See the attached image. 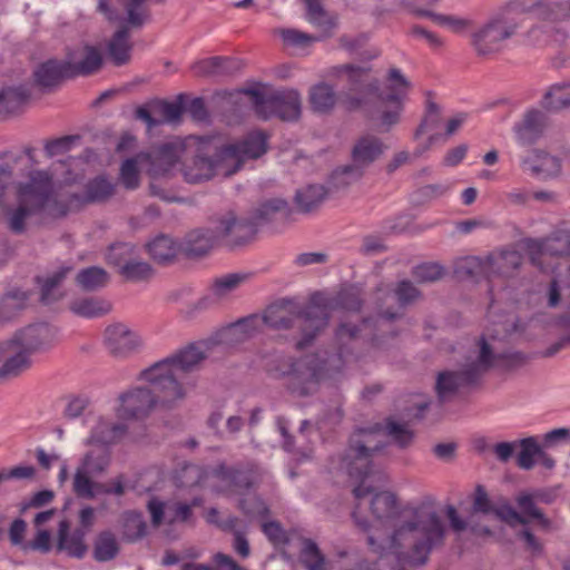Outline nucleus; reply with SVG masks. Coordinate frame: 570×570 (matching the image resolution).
<instances>
[{
    "label": "nucleus",
    "mask_w": 570,
    "mask_h": 570,
    "mask_svg": "<svg viewBox=\"0 0 570 570\" xmlns=\"http://www.w3.org/2000/svg\"><path fill=\"white\" fill-rule=\"evenodd\" d=\"M328 195L324 185L312 184L296 190L294 203L298 212L307 214L317 209Z\"/></svg>",
    "instance_id": "obj_36"
},
{
    "label": "nucleus",
    "mask_w": 570,
    "mask_h": 570,
    "mask_svg": "<svg viewBox=\"0 0 570 570\" xmlns=\"http://www.w3.org/2000/svg\"><path fill=\"white\" fill-rule=\"evenodd\" d=\"M548 127V116L540 109H528L522 118L513 125L512 131L518 144L534 145Z\"/></svg>",
    "instance_id": "obj_17"
},
{
    "label": "nucleus",
    "mask_w": 570,
    "mask_h": 570,
    "mask_svg": "<svg viewBox=\"0 0 570 570\" xmlns=\"http://www.w3.org/2000/svg\"><path fill=\"white\" fill-rule=\"evenodd\" d=\"M363 175L357 166L345 165L333 170L328 178V185L334 189H341L352 184Z\"/></svg>",
    "instance_id": "obj_60"
},
{
    "label": "nucleus",
    "mask_w": 570,
    "mask_h": 570,
    "mask_svg": "<svg viewBox=\"0 0 570 570\" xmlns=\"http://www.w3.org/2000/svg\"><path fill=\"white\" fill-rule=\"evenodd\" d=\"M0 380L18 377L32 365L31 358L13 341L0 343Z\"/></svg>",
    "instance_id": "obj_18"
},
{
    "label": "nucleus",
    "mask_w": 570,
    "mask_h": 570,
    "mask_svg": "<svg viewBox=\"0 0 570 570\" xmlns=\"http://www.w3.org/2000/svg\"><path fill=\"white\" fill-rule=\"evenodd\" d=\"M216 238L217 234L213 232L194 230L186 236L183 244H179L180 252L188 258L205 256L213 248Z\"/></svg>",
    "instance_id": "obj_34"
},
{
    "label": "nucleus",
    "mask_w": 570,
    "mask_h": 570,
    "mask_svg": "<svg viewBox=\"0 0 570 570\" xmlns=\"http://www.w3.org/2000/svg\"><path fill=\"white\" fill-rule=\"evenodd\" d=\"M110 459L111 452L108 446H97L83 455L80 466L91 472L92 475H99L107 470Z\"/></svg>",
    "instance_id": "obj_51"
},
{
    "label": "nucleus",
    "mask_w": 570,
    "mask_h": 570,
    "mask_svg": "<svg viewBox=\"0 0 570 570\" xmlns=\"http://www.w3.org/2000/svg\"><path fill=\"white\" fill-rule=\"evenodd\" d=\"M268 136L264 131L249 132L243 141L236 144H224V148H233V154L226 156L228 161L227 175H234L244 165L245 159H256L267 151Z\"/></svg>",
    "instance_id": "obj_13"
},
{
    "label": "nucleus",
    "mask_w": 570,
    "mask_h": 570,
    "mask_svg": "<svg viewBox=\"0 0 570 570\" xmlns=\"http://www.w3.org/2000/svg\"><path fill=\"white\" fill-rule=\"evenodd\" d=\"M106 345L115 356H125L137 348L139 338L124 324L110 325L106 330Z\"/></svg>",
    "instance_id": "obj_26"
},
{
    "label": "nucleus",
    "mask_w": 570,
    "mask_h": 570,
    "mask_svg": "<svg viewBox=\"0 0 570 570\" xmlns=\"http://www.w3.org/2000/svg\"><path fill=\"white\" fill-rule=\"evenodd\" d=\"M507 7L513 11L521 27L524 14L533 12L542 18L557 17L564 9V3L561 0H511Z\"/></svg>",
    "instance_id": "obj_21"
},
{
    "label": "nucleus",
    "mask_w": 570,
    "mask_h": 570,
    "mask_svg": "<svg viewBox=\"0 0 570 570\" xmlns=\"http://www.w3.org/2000/svg\"><path fill=\"white\" fill-rule=\"evenodd\" d=\"M132 45L129 42V27L120 26L108 43V57L116 67L127 65L131 59Z\"/></svg>",
    "instance_id": "obj_32"
},
{
    "label": "nucleus",
    "mask_w": 570,
    "mask_h": 570,
    "mask_svg": "<svg viewBox=\"0 0 570 570\" xmlns=\"http://www.w3.org/2000/svg\"><path fill=\"white\" fill-rule=\"evenodd\" d=\"M71 269L72 267L70 266H62L47 277H36V282L40 285V302L42 304L49 305L60 298L55 291L63 282Z\"/></svg>",
    "instance_id": "obj_42"
},
{
    "label": "nucleus",
    "mask_w": 570,
    "mask_h": 570,
    "mask_svg": "<svg viewBox=\"0 0 570 570\" xmlns=\"http://www.w3.org/2000/svg\"><path fill=\"white\" fill-rule=\"evenodd\" d=\"M135 257V246L129 243H116L109 246L106 259L109 265L122 269Z\"/></svg>",
    "instance_id": "obj_59"
},
{
    "label": "nucleus",
    "mask_w": 570,
    "mask_h": 570,
    "mask_svg": "<svg viewBox=\"0 0 570 570\" xmlns=\"http://www.w3.org/2000/svg\"><path fill=\"white\" fill-rule=\"evenodd\" d=\"M217 239L229 249L244 247L255 239L258 223L253 217H237L233 212L223 215L218 220Z\"/></svg>",
    "instance_id": "obj_8"
},
{
    "label": "nucleus",
    "mask_w": 570,
    "mask_h": 570,
    "mask_svg": "<svg viewBox=\"0 0 570 570\" xmlns=\"http://www.w3.org/2000/svg\"><path fill=\"white\" fill-rule=\"evenodd\" d=\"M118 273L128 282H145L149 281L154 271L147 262L137 261L135 257L124 265L122 269Z\"/></svg>",
    "instance_id": "obj_57"
},
{
    "label": "nucleus",
    "mask_w": 570,
    "mask_h": 570,
    "mask_svg": "<svg viewBox=\"0 0 570 570\" xmlns=\"http://www.w3.org/2000/svg\"><path fill=\"white\" fill-rule=\"evenodd\" d=\"M70 311L78 316L94 318L108 314L111 304L99 297H85L71 302Z\"/></svg>",
    "instance_id": "obj_44"
},
{
    "label": "nucleus",
    "mask_w": 570,
    "mask_h": 570,
    "mask_svg": "<svg viewBox=\"0 0 570 570\" xmlns=\"http://www.w3.org/2000/svg\"><path fill=\"white\" fill-rule=\"evenodd\" d=\"M51 194L52 186L49 180L32 181L19 188L18 202L33 216L46 212L51 202Z\"/></svg>",
    "instance_id": "obj_20"
},
{
    "label": "nucleus",
    "mask_w": 570,
    "mask_h": 570,
    "mask_svg": "<svg viewBox=\"0 0 570 570\" xmlns=\"http://www.w3.org/2000/svg\"><path fill=\"white\" fill-rule=\"evenodd\" d=\"M28 292L11 288L0 297V322L9 321L27 306Z\"/></svg>",
    "instance_id": "obj_43"
},
{
    "label": "nucleus",
    "mask_w": 570,
    "mask_h": 570,
    "mask_svg": "<svg viewBox=\"0 0 570 570\" xmlns=\"http://www.w3.org/2000/svg\"><path fill=\"white\" fill-rule=\"evenodd\" d=\"M547 306L550 308L560 307L562 304L570 312V275L568 274V282L562 286V282L558 278H552L547 287L546 294Z\"/></svg>",
    "instance_id": "obj_54"
},
{
    "label": "nucleus",
    "mask_w": 570,
    "mask_h": 570,
    "mask_svg": "<svg viewBox=\"0 0 570 570\" xmlns=\"http://www.w3.org/2000/svg\"><path fill=\"white\" fill-rule=\"evenodd\" d=\"M4 215L9 230L16 235H21L26 232V220L32 216L28 208L19 202L16 208L7 207Z\"/></svg>",
    "instance_id": "obj_63"
},
{
    "label": "nucleus",
    "mask_w": 570,
    "mask_h": 570,
    "mask_svg": "<svg viewBox=\"0 0 570 570\" xmlns=\"http://www.w3.org/2000/svg\"><path fill=\"white\" fill-rule=\"evenodd\" d=\"M153 112L161 116V122H178L185 112L184 95H179L176 101L154 99L149 102Z\"/></svg>",
    "instance_id": "obj_52"
},
{
    "label": "nucleus",
    "mask_w": 570,
    "mask_h": 570,
    "mask_svg": "<svg viewBox=\"0 0 570 570\" xmlns=\"http://www.w3.org/2000/svg\"><path fill=\"white\" fill-rule=\"evenodd\" d=\"M239 60L230 57L215 56L195 61L191 71L197 77L232 76L240 70Z\"/></svg>",
    "instance_id": "obj_24"
},
{
    "label": "nucleus",
    "mask_w": 570,
    "mask_h": 570,
    "mask_svg": "<svg viewBox=\"0 0 570 570\" xmlns=\"http://www.w3.org/2000/svg\"><path fill=\"white\" fill-rule=\"evenodd\" d=\"M386 147L374 136L361 137L352 149L353 166L360 169L375 161L384 153Z\"/></svg>",
    "instance_id": "obj_30"
},
{
    "label": "nucleus",
    "mask_w": 570,
    "mask_h": 570,
    "mask_svg": "<svg viewBox=\"0 0 570 570\" xmlns=\"http://www.w3.org/2000/svg\"><path fill=\"white\" fill-rule=\"evenodd\" d=\"M127 432V425L122 423H111L99 419L91 429L90 435L86 441L87 445L108 446L118 442Z\"/></svg>",
    "instance_id": "obj_28"
},
{
    "label": "nucleus",
    "mask_w": 570,
    "mask_h": 570,
    "mask_svg": "<svg viewBox=\"0 0 570 570\" xmlns=\"http://www.w3.org/2000/svg\"><path fill=\"white\" fill-rule=\"evenodd\" d=\"M479 382L464 365L458 370L445 368L435 374L434 393L440 403L452 401L462 390L475 386Z\"/></svg>",
    "instance_id": "obj_11"
},
{
    "label": "nucleus",
    "mask_w": 570,
    "mask_h": 570,
    "mask_svg": "<svg viewBox=\"0 0 570 570\" xmlns=\"http://www.w3.org/2000/svg\"><path fill=\"white\" fill-rule=\"evenodd\" d=\"M146 247L150 257L161 265L173 263L180 252L179 244L164 234L156 236Z\"/></svg>",
    "instance_id": "obj_35"
},
{
    "label": "nucleus",
    "mask_w": 570,
    "mask_h": 570,
    "mask_svg": "<svg viewBox=\"0 0 570 570\" xmlns=\"http://www.w3.org/2000/svg\"><path fill=\"white\" fill-rule=\"evenodd\" d=\"M363 307V299L360 291L355 287L342 288L335 295L323 292H314L307 302L305 315L314 325V331L308 335L306 342H314L316 337L327 327L331 313L334 311L360 312Z\"/></svg>",
    "instance_id": "obj_6"
},
{
    "label": "nucleus",
    "mask_w": 570,
    "mask_h": 570,
    "mask_svg": "<svg viewBox=\"0 0 570 570\" xmlns=\"http://www.w3.org/2000/svg\"><path fill=\"white\" fill-rule=\"evenodd\" d=\"M69 529L70 524L67 520L60 521L56 550L57 552H66L68 557L82 559L88 550L85 543L86 530L76 528L70 533Z\"/></svg>",
    "instance_id": "obj_23"
},
{
    "label": "nucleus",
    "mask_w": 570,
    "mask_h": 570,
    "mask_svg": "<svg viewBox=\"0 0 570 570\" xmlns=\"http://www.w3.org/2000/svg\"><path fill=\"white\" fill-rule=\"evenodd\" d=\"M435 505L433 497L406 505L394 497V562L399 570L423 568L433 551L444 548L448 527Z\"/></svg>",
    "instance_id": "obj_1"
},
{
    "label": "nucleus",
    "mask_w": 570,
    "mask_h": 570,
    "mask_svg": "<svg viewBox=\"0 0 570 570\" xmlns=\"http://www.w3.org/2000/svg\"><path fill=\"white\" fill-rule=\"evenodd\" d=\"M73 53H67L68 69L72 78L78 76H90L98 72L102 66L104 59L100 50L91 45L83 46V58L78 62H72Z\"/></svg>",
    "instance_id": "obj_31"
},
{
    "label": "nucleus",
    "mask_w": 570,
    "mask_h": 570,
    "mask_svg": "<svg viewBox=\"0 0 570 570\" xmlns=\"http://www.w3.org/2000/svg\"><path fill=\"white\" fill-rule=\"evenodd\" d=\"M441 121V107L434 101V94L429 90L425 92L424 115L414 131V139L417 140L423 134L438 129Z\"/></svg>",
    "instance_id": "obj_45"
},
{
    "label": "nucleus",
    "mask_w": 570,
    "mask_h": 570,
    "mask_svg": "<svg viewBox=\"0 0 570 570\" xmlns=\"http://www.w3.org/2000/svg\"><path fill=\"white\" fill-rule=\"evenodd\" d=\"M314 357H309L305 354L298 358L292 360L291 364L287 365L283 371L285 374H289V381L287 389L291 393L297 396H309L318 387L321 383L312 364Z\"/></svg>",
    "instance_id": "obj_10"
},
{
    "label": "nucleus",
    "mask_w": 570,
    "mask_h": 570,
    "mask_svg": "<svg viewBox=\"0 0 570 570\" xmlns=\"http://www.w3.org/2000/svg\"><path fill=\"white\" fill-rule=\"evenodd\" d=\"M237 508L242 511L243 514L249 518H266L271 513L269 507L266 504L263 498L257 494L252 498H246L245 495L240 497L238 499Z\"/></svg>",
    "instance_id": "obj_64"
},
{
    "label": "nucleus",
    "mask_w": 570,
    "mask_h": 570,
    "mask_svg": "<svg viewBox=\"0 0 570 570\" xmlns=\"http://www.w3.org/2000/svg\"><path fill=\"white\" fill-rule=\"evenodd\" d=\"M476 346L478 354L475 360L466 363L465 366L480 383L484 374L491 368L497 367L500 352H497L483 336L479 338Z\"/></svg>",
    "instance_id": "obj_29"
},
{
    "label": "nucleus",
    "mask_w": 570,
    "mask_h": 570,
    "mask_svg": "<svg viewBox=\"0 0 570 570\" xmlns=\"http://www.w3.org/2000/svg\"><path fill=\"white\" fill-rule=\"evenodd\" d=\"M533 154L538 164H530L528 158L521 163L525 170H530L534 175H542L543 177H554L561 171V161L558 157L551 156L543 150L534 149Z\"/></svg>",
    "instance_id": "obj_38"
},
{
    "label": "nucleus",
    "mask_w": 570,
    "mask_h": 570,
    "mask_svg": "<svg viewBox=\"0 0 570 570\" xmlns=\"http://www.w3.org/2000/svg\"><path fill=\"white\" fill-rule=\"evenodd\" d=\"M302 114V97L295 89L274 90L269 94L263 120L276 117L283 121H296Z\"/></svg>",
    "instance_id": "obj_14"
},
{
    "label": "nucleus",
    "mask_w": 570,
    "mask_h": 570,
    "mask_svg": "<svg viewBox=\"0 0 570 570\" xmlns=\"http://www.w3.org/2000/svg\"><path fill=\"white\" fill-rule=\"evenodd\" d=\"M392 333V309L377 316L364 317L361 323L342 321L334 330V347L346 361L358 358L367 346L381 347Z\"/></svg>",
    "instance_id": "obj_4"
},
{
    "label": "nucleus",
    "mask_w": 570,
    "mask_h": 570,
    "mask_svg": "<svg viewBox=\"0 0 570 570\" xmlns=\"http://www.w3.org/2000/svg\"><path fill=\"white\" fill-rule=\"evenodd\" d=\"M298 560L306 570H325L326 557L318 544L309 538L299 537Z\"/></svg>",
    "instance_id": "obj_40"
},
{
    "label": "nucleus",
    "mask_w": 570,
    "mask_h": 570,
    "mask_svg": "<svg viewBox=\"0 0 570 570\" xmlns=\"http://www.w3.org/2000/svg\"><path fill=\"white\" fill-rule=\"evenodd\" d=\"M541 106L548 111H560L570 107V81L553 83L541 99Z\"/></svg>",
    "instance_id": "obj_41"
},
{
    "label": "nucleus",
    "mask_w": 570,
    "mask_h": 570,
    "mask_svg": "<svg viewBox=\"0 0 570 570\" xmlns=\"http://www.w3.org/2000/svg\"><path fill=\"white\" fill-rule=\"evenodd\" d=\"M520 21L503 6L470 35V45L478 57H491L504 48V42L518 33Z\"/></svg>",
    "instance_id": "obj_5"
},
{
    "label": "nucleus",
    "mask_w": 570,
    "mask_h": 570,
    "mask_svg": "<svg viewBox=\"0 0 570 570\" xmlns=\"http://www.w3.org/2000/svg\"><path fill=\"white\" fill-rule=\"evenodd\" d=\"M109 283V275L98 266L82 268L76 276V284L85 292H95Z\"/></svg>",
    "instance_id": "obj_47"
},
{
    "label": "nucleus",
    "mask_w": 570,
    "mask_h": 570,
    "mask_svg": "<svg viewBox=\"0 0 570 570\" xmlns=\"http://www.w3.org/2000/svg\"><path fill=\"white\" fill-rule=\"evenodd\" d=\"M140 157L144 158L142 154L126 159L120 166L119 183L127 190H136L140 185V174L138 168V158Z\"/></svg>",
    "instance_id": "obj_56"
},
{
    "label": "nucleus",
    "mask_w": 570,
    "mask_h": 570,
    "mask_svg": "<svg viewBox=\"0 0 570 570\" xmlns=\"http://www.w3.org/2000/svg\"><path fill=\"white\" fill-rule=\"evenodd\" d=\"M412 81L399 69L394 68V125L399 122L411 100Z\"/></svg>",
    "instance_id": "obj_39"
},
{
    "label": "nucleus",
    "mask_w": 570,
    "mask_h": 570,
    "mask_svg": "<svg viewBox=\"0 0 570 570\" xmlns=\"http://www.w3.org/2000/svg\"><path fill=\"white\" fill-rule=\"evenodd\" d=\"M445 274L444 267L435 262L419 264L412 268L411 275L417 283H434Z\"/></svg>",
    "instance_id": "obj_62"
},
{
    "label": "nucleus",
    "mask_w": 570,
    "mask_h": 570,
    "mask_svg": "<svg viewBox=\"0 0 570 570\" xmlns=\"http://www.w3.org/2000/svg\"><path fill=\"white\" fill-rule=\"evenodd\" d=\"M35 85L42 88H52L63 79H71L72 73L68 69L67 60L48 59L33 70Z\"/></svg>",
    "instance_id": "obj_22"
},
{
    "label": "nucleus",
    "mask_w": 570,
    "mask_h": 570,
    "mask_svg": "<svg viewBox=\"0 0 570 570\" xmlns=\"http://www.w3.org/2000/svg\"><path fill=\"white\" fill-rule=\"evenodd\" d=\"M336 100L334 88L324 81L313 85L308 90L309 108L315 114H330L334 109Z\"/></svg>",
    "instance_id": "obj_33"
},
{
    "label": "nucleus",
    "mask_w": 570,
    "mask_h": 570,
    "mask_svg": "<svg viewBox=\"0 0 570 570\" xmlns=\"http://www.w3.org/2000/svg\"><path fill=\"white\" fill-rule=\"evenodd\" d=\"M383 446L381 441L374 445H371L370 440L351 442L350 452L353 453V461L348 464V474L351 478L360 480V483L353 489L356 499H363L374 492V489L366 484V479L372 472L370 458L374 452L381 451Z\"/></svg>",
    "instance_id": "obj_9"
},
{
    "label": "nucleus",
    "mask_w": 570,
    "mask_h": 570,
    "mask_svg": "<svg viewBox=\"0 0 570 570\" xmlns=\"http://www.w3.org/2000/svg\"><path fill=\"white\" fill-rule=\"evenodd\" d=\"M365 92L380 105L382 124L387 127L392 125V111L387 108V104L392 101V85L381 90L380 81L373 80L366 86Z\"/></svg>",
    "instance_id": "obj_53"
},
{
    "label": "nucleus",
    "mask_w": 570,
    "mask_h": 570,
    "mask_svg": "<svg viewBox=\"0 0 570 570\" xmlns=\"http://www.w3.org/2000/svg\"><path fill=\"white\" fill-rule=\"evenodd\" d=\"M308 356L314 357L312 364L321 382L342 374L347 362L333 348H318L314 353H308Z\"/></svg>",
    "instance_id": "obj_25"
},
{
    "label": "nucleus",
    "mask_w": 570,
    "mask_h": 570,
    "mask_svg": "<svg viewBox=\"0 0 570 570\" xmlns=\"http://www.w3.org/2000/svg\"><path fill=\"white\" fill-rule=\"evenodd\" d=\"M371 511L376 520L385 523L390 522L392 519V492L374 493L371 500Z\"/></svg>",
    "instance_id": "obj_61"
},
{
    "label": "nucleus",
    "mask_w": 570,
    "mask_h": 570,
    "mask_svg": "<svg viewBox=\"0 0 570 570\" xmlns=\"http://www.w3.org/2000/svg\"><path fill=\"white\" fill-rule=\"evenodd\" d=\"M13 341L31 358V355L45 352L57 341V328L48 323H37L17 331Z\"/></svg>",
    "instance_id": "obj_12"
},
{
    "label": "nucleus",
    "mask_w": 570,
    "mask_h": 570,
    "mask_svg": "<svg viewBox=\"0 0 570 570\" xmlns=\"http://www.w3.org/2000/svg\"><path fill=\"white\" fill-rule=\"evenodd\" d=\"M214 475L225 482L239 497L249 494L257 487V466L253 463L219 464L215 469Z\"/></svg>",
    "instance_id": "obj_15"
},
{
    "label": "nucleus",
    "mask_w": 570,
    "mask_h": 570,
    "mask_svg": "<svg viewBox=\"0 0 570 570\" xmlns=\"http://www.w3.org/2000/svg\"><path fill=\"white\" fill-rule=\"evenodd\" d=\"M205 358L204 351L196 343H190L145 368L140 372L139 379L147 381L153 390L136 387L121 394L118 416L121 419L145 417L157 402L168 404L183 399L185 393L181 382L185 375L195 371Z\"/></svg>",
    "instance_id": "obj_2"
},
{
    "label": "nucleus",
    "mask_w": 570,
    "mask_h": 570,
    "mask_svg": "<svg viewBox=\"0 0 570 570\" xmlns=\"http://www.w3.org/2000/svg\"><path fill=\"white\" fill-rule=\"evenodd\" d=\"M399 308L405 309L422 298L421 291L407 279L400 281L394 288Z\"/></svg>",
    "instance_id": "obj_58"
},
{
    "label": "nucleus",
    "mask_w": 570,
    "mask_h": 570,
    "mask_svg": "<svg viewBox=\"0 0 570 570\" xmlns=\"http://www.w3.org/2000/svg\"><path fill=\"white\" fill-rule=\"evenodd\" d=\"M147 524L141 513L128 511L124 515V538L128 542H135L146 535Z\"/></svg>",
    "instance_id": "obj_55"
},
{
    "label": "nucleus",
    "mask_w": 570,
    "mask_h": 570,
    "mask_svg": "<svg viewBox=\"0 0 570 570\" xmlns=\"http://www.w3.org/2000/svg\"><path fill=\"white\" fill-rule=\"evenodd\" d=\"M487 258L489 279L494 276H513L523 261L521 253L515 249H501L489 254Z\"/></svg>",
    "instance_id": "obj_27"
},
{
    "label": "nucleus",
    "mask_w": 570,
    "mask_h": 570,
    "mask_svg": "<svg viewBox=\"0 0 570 570\" xmlns=\"http://www.w3.org/2000/svg\"><path fill=\"white\" fill-rule=\"evenodd\" d=\"M558 493L556 489H538L532 493L521 492L515 498V502L523 514L535 519L542 528L549 529L551 521L537 507L535 502L551 504L556 501Z\"/></svg>",
    "instance_id": "obj_19"
},
{
    "label": "nucleus",
    "mask_w": 570,
    "mask_h": 570,
    "mask_svg": "<svg viewBox=\"0 0 570 570\" xmlns=\"http://www.w3.org/2000/svg\"><path fill=\"white\" fill-rule=\"evenodd\" d=\"M278 213H283L285 216H288L292 213V208L287 200L283 198H272L262 203L255 209L252 217L258 223L259 227L263 224L271 223Z\"/></svg>",
    "instance_id": "obj_49"
},
{
    "label": "nucleus",
    "mask_w": 570,
    "mask_h": 570,
    "mask_svg": "<svg viewBox=\"0 0 570 570\" xmlns=\"http://www.w3.org/2000/svg\"><path fill=\"white\" fill-rule=\"evenodd\" d=\"M233 148H224L219 138L213 136H190L188 149L184 155L180 173L186 183L197 185L212 180L217 175L230 177L226 170L229 165L226 156Z\"/></svg>",
    "instance_id": "obj_3"
},
{
    "label": "nucleus",
    "mask_w": 570,
    "mask_h": 570,
    "mask_svg": "<svg viewBox=\"0 0 570 570\" xmlns=\"http://www.w3.org/2000/svg\"><path fill=\"white\" fill-rule=\"evenodd\" d=\"M453 272L462 279L484 277L489 279L488 258L466 256L454 262Z\"/></svg>",
    "instance_id": "obj_37"
},
{
    "label": "nucleus",
    "mask_w": 570,
    "mask_h": 570,
    "mask_svg": "<svg viewBox=\"0 0 570 570\" xmlns=\"http://www.w3.org/2000/svg\"><path fill=\"white\" fill-rule=\"evenodd\" d=\"M119 544L115 534L109 531H101L94 544L92 557L98 562H107L115 559L119 553Z\"/></svg>",
    "instance_id": "obj_48"
},
{
    "label": "nucleus",
    "mask_w": 570,
    "mask_h": 570,
    "mask_svg": "<svg viewBox=\"0 0 570 570\" xmlns=\"http://www.w3.org/2000/svg\"><path fill=\"white\" fill-rule=\"evenodd\" d=\"M114 194L115 185L105 175H99L86 184L82 199L89 204L104 203Z\"/></svg>",
    "instance_id": "obj_46"
},
{
    "label": "nucleus",
    "mask_w": 570,
    "mask_h": 570,
    "mask_svg": "<svg viewBox=\"0 0 570 570\" xmlns=\"http://www.w3.org/2000/svg\"><path fill=\"white\" fill-rule=\"evenodd\" d=\"M30 98L23 86L7 87L0 90V114H13Z\"/></svg>",
    "instance_id": "obj_50"
},
{
    "label": "nucleus",
    "mask_w": 570,
    "mask_h": 570,
    "mask_svg": "<svg viewBox=\"0 0 570 570\" xmlns=\"http://www.w3.org/2000/svg\"><path fill=\"white\" fill-rule=\"evenodd\" d=\"M188 144L189 137L186 139L174 138L155 146L149 154H142V156L144 158L150 159L157 173L166 175L177 163L181 164L184 155L188 149Z\"/></svg>",
    "instance_id": "obj_16"
},
{
    "label": "nucleus",
    "mask_w": 570,
    "mask_h": 570,
    "mask_svg": "<svg viewBox=\"0 0 570 570\" xmlns=\"http://www.w3.org/2000/svg\"><path fill=\"white\" fill-rule=\"evenodd\" d=\"M306 309L307 304L302 307L293 298L283 297L267 306L262 315V322L263 325H266L272 330L281 331L292 328L296 320H302V336L295 343L296 350L302 351L314 343L306 342V340H308V335H311V332L315 328V324L305 315Z\"/></svg>",
    "instance_id": "obj_7"
}]
</instances>
